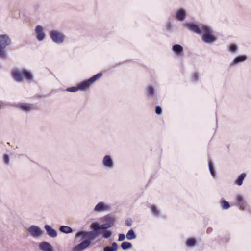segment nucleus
<instances>
[{
  "label": "nucleus",
  "instance_id": "obj_8",
  "mask_svg": "<svg viewBox=\"0 0 251 251\" xmlns=\"http://www.w3.org/2000/svg\"><path fill=\"white\" fill-rule=\"evenodd\" d=\"M110 206L107 203L104 202H100L97 203L94 208V211L97 213L109 211Z\"/></svg>",
  "mask_w": 251,
  "mask_h": 251
},
{
  "label": "nucleus",
  "instance_id": "obj_24",
  "mask_svg": "<svg viewBox=\"0 0 251 251\" xmlns=\"http://www.w3.org/2000/svg\"><path fill=\"white\" fill-rule=\"evenodd\" d=\"M100 234L102 235L103 238L107 239L112 235V232L107 229H102Z\"/></svg>",
  "mask_w": 251,
  "mask_h": 251
},
{
  "label": "nucleus",
  "instance_id": "obj_23",
  "mask_svg": "<svg viewBox=\"0 0 251 251\" xmlns=\"http://www.w3.org/2000/svg\"><path fill=\"white\" fill-rule=\"evenodd\" d=\"M246 175L245 173H242L241 174L239 177H238L237 179L235 182V183L239 186H241L242 183L243 181L246 177Z\"/></svg>",
  "mask_w": 251,
  "mask_h": 251
},
{
  "label": "nucleus",
  "instance_id": "obj_38",
  "mask_svg": "<svg viewBox=\"0 0 251 251\" xmlns=\"http://www.w3.org/2000/svg\"><path fill=\"white\" fill-rule=\"evenodd\" d=\"M3 160L4 163L5 164L9 165V164L10 163V158L8 155H7V154L4 155Z\"/></svg>",
  "mask_w": 251,
  "mask_h": 251
},
{
  "label": "nucleus",
  "instance_id": "obj_36",
  "mask_svg": "<svg viewBox=\"0 0 251 251\" xmlns=\"http://www.w3.org/2000/svg\"><path fill=\"white\" fill-rule=\"evenodd\" d=\"M4 49L5 48L0 47V57L3 59L6 58V51Z\"/></svg>",
  "mask_w": 251,
  "mask_h": 251
},
{
  "label": "nucleus",
  "instance_id": "obj_44",
  "mask_svg": "<svg viewBox=\"0 0 251 251\" xmlns=\"http://www.w3.org/2000/svg\"><path fill=\"white\" fill-rule=\"evenodd\" d=\"M211 229H207V232H211Z\"/></svg>",
  "mask_w": 251,
  "mask_h": 251
},
{
  "label": "nucleus",
  "instance_id": "obj_11",
  "mask_svg": "<svg viewBox=\"0 0 251 251\" xmlns=\"http://www.w3.org/2000/svg\"><path fill=\"white\" fill-rule=\"evenodd\" d=\"M11 41L7 34H2L0 35V47L5 48L7 46L11 44Z\"/></svg>",
  "mask_w": 251,
  "mask_h": 251
},
{
  "label": "nucleus",
  "instance_id": "obj_31",
  "mask_svg": "<svg viewBox=\"0 0 251 251\" xmlns=\"http://www.w3.org/2000/svg\"><path fill=\"white\" fill-rule=\"evenodd\" d=\"M209 169L210 172L213 176V177H215V172L214 170V168L213 167V164L211 162L209 161L208 163Z\"/></svg>",
  "mask_w": 251,
  "mask_h": 251
},
{
  "label": "nucleus",
  "instance_id": "obj_17",
  "mask_svg": "<svg viewBox=\"0 0 251 251\" xmlns=\"http://www.w3.org/2000/svg\"><path fill=\"white\" fill-rule=\"evenodd\" d=\"M186 17V13L183 9H179L176 13V18L180 21H183Z\"/></svg>",
  "mask_w": 251,
  "mask_h": 251
},
{
  "label": "nucleus",
  "instance_id": "obj_35",
  "mask_svg": "<svg viewBox=\"0 0 251 251\" xmlns=\"http://www.w3.org/2000/svg\"><path fill=\"white\" fill-rule=\"evenodd\" d=\"M196 240L194 238L188 239L186 242V245L189 247H192L195 245Z\"/></svg>",
  "mask_w": 251,
  "mask_h": 251
},
{
  "label": "nucleus",
  "instance_id": "obj_16",
  "mask_svg": "<svg viewBox=\"0 0 251 251\" xmlns=\"http://www.w3.org/2000/svg\"><path fill=\"white\" fill-rule=\"evenodd\" d=\"M17 107L25 112H29L32 109V105L28 103H20L17 105Z\"/></svg>",
  "mask_w": 251,
  "mask_h": 251
},
{
  "label": "nucleus",
  "instance_id": "obj_20",
  "mask_svg": "<svg viewBox=\"0 0 251 251\" xmlns=\"http://www.w3.org/2000/svg\"><path fill=\"white\" fill-rule=\"evenodd\" d=\"M99 235V233H95L93 231H87L86 238L85 240L92 241L94 240Z\"/></svg>",
  "mask_w": 251,
  "mask_h": 251
},
{
  "label": "nucleus",
  "instance_id": "obj_25",
  "mask_svg": "<svg viewBox=\"0 0 251 251\" xmlns=\"http://www.w3.org/2000/svg\"><path fill=\"white\" fill-rule=\"evenodd\" d=\"M126 238L129 240L134 239L136 238V235L133 229L128 231L126 235Z\"/></svg>",
  "mask_w": 251,
  "mask_h": 251
},
{
  "label": "nucleus",
  "instance_id": "obj_32",
  "mask_svg": "<svg viewBox=\"0 0 251 251\" xmlns=\"http://www.w3.org/2000/svg\"><path fill=\"white\" fill-rule=\"evenodd\" d=\"M147 94L148 96L149 97H153L154 94V88L151 86H150L148 89H147Z\"/></svg>",
  "mask_w": 251,
  "mask_h": 251
},
{
  "label": "nucleus",
  "instance_id": "obj_43",
  "mask_svg": "<svg viewBox=\"0 0 251 251\" xmlns=\"http://www.w3.org/2000/svg\"><path fill=\"white\" fill-rule=\"evenodd\" d=\"M172 24L170 23H167V30H171V29L172 28Z\"/></svg>",
  "mask_w": 251,
  "mask_h": 251
},
{
  "label": "nucleus",
  "instance_id": "obj_42",
  "mask_svg": "<svg viewBox=\"0 0 251 251\" xmlns=\"http://www.w3.org/2000/svg\"><path fill=\"white\" fill-rule=\"evenodd\" d=\"M198 74L197 73H195L193 75L192 80L194 81H196L198 80Z\"/></svg>",
  "mask_w": 251,
  "mask_h": 251
},
{
  "label": "nucleus",
  "instance_id": "obj_2",
  "mask_svg": "<svg viewBox=\"0 0 251 251\" xmlns=\"http://www.w3.org/2000/svg\"><path fill=\"white\" fill-rule=\"evenodd\" d=\"M201 34L202 40L205 43L212 44L216 40V37L213 35L212 30L208 26L204 27Z\"/></svg>",
  "mask_w": 251,
  "mask_h": 251
},
{
  "label": "nucleus",
  "instance_id": "obj_14",
  "mask_svg": "<svg viewBox=\"0 0 251 251\" xmlns=\"http://www.w3.org/2000/svg\"><path fill=\"white\" fill-rule=\"evenodd\" d=\"M45 229L47 234L51 238H55L57 236V233L55 230L52 228L50 226L46 225L45 226Z\"/></svg>",
  "mask_w": 251,
  "mask_h": 251
},
{
  "label": "nucleus",
  "instance_id": "obj_19",
  "mask_svg": "<svg viewBox=\"0 0 251 251\" xmlns=\"http://www.w3.org/2000/svg\"><path fill=\"white\" fill-rule=\"evenodd\" d=\"M172 50L177 54H181L183 50L182 46L179 44H176L173 46Z\"/></svg>",
  "mask_w": 251,
  "mask_h": 251
},
{
  "label": "nucleus",
  "instance_id": "obj_9",
  "mask_svg": "<svg viewBox=\"0 0 251 251\" xmlns=\"http://www.w3.org/2000/svg\"><path fill=\"white\" fill-rule=\"evenodd\" d=\"M91 244V241L88 240H84L74 247L73 249V251H83L85 249L88 248Z\"/></svg>",
  "mask_w": 251,
  "mask_h": 251
},
{
  "label": "nucleus",
  "instance_id": "obj_12",
  "mask_svg": "<svg viewBox=\"0 0 251 251\" xmlns=\"http://www.w3.org/2000/svg\"><path fill=\"white\" fill-rule=\"evenodd\" d=\"M247 59V57L245 55H239L236 57L230 64V67H233L240 63L243 62Z\"/></svg>",
  "mask_w": 251,
  "mask_h": 251
},
{
  "label": "nucleus",
  "instance_id": "obj_18",
  "mask_svg": "<svg viewBox=\"0 0 251 251\" xmlns=\"http://www.w3.org/2000/svg\"><path fill=\"white\" fill-rule=\"evenodd\" d=\"M59 230L61 232L65 234L71 233L73 231V230L71 227L67 226H61L59 228Z\"/></svg>",
  "mask_w": 251,
  "mask_h": 251
},
{
  "label": "nucleus",
  "instance_id": "obj_41",
  "mask_svg": "<svg viewBox=\"0 0 251 251\" xmlns=\"http://www.w3.org/2000/svg\"><path fill=\"white\" fill-rule=\"evenodd\" d=\"M125 239V235L124 234H119L118 237V241H122Z\"/></svg>",
  "mask_w": 251,
  "mask_h": 251
},
{
  "label": "nucleus",
  "instance_id": "obj_27",
  "mask_svg": "<svg viewBox=\"0 0 251 251\" xmlns=\"http://www.w3.org/2000/svg\"><path fill=\"white\" fill-rule=\"evenodd\" d=\"M238 50V46L235 44H231L228 46V50L231 53H236Z\"/></svg>",
  "mask_w": 251,
  "mask_h": 251
},
{
  "label": "nucleus",
  "instance_id": "obj_40",
  "mask_svg": "<svg viewBox=\"0 0 251 251\" xmlns=\"http://www.w3.org/2000/svg\"><path fill=\"white\" fill-rule=\"evenodd\" d=\"M132 220L131 219H127L126 220L125 224L127 226H130L132 225Z\"/></svg>",
  "mask_w": 251,
  "mask_h": 251
},
{
  "label": "nucleus",
  "instance_id": "obj_26",
  "mask_svg": "<svg viewBox=\"0 0 251 251\" xmlns=\"http://www.w3.org/2000/svg\"><path fill=\"white\" fill-rule=\"evenodd\" d=\"M102 74L101 73H99L97 75H94L93 76L91 77V78H90L88 80L89 81L90 84L93 83L97 80L100 78L102 76Z\"/></svg>",
  "mask_w": 251,
  "mask_h": 251
},
{
  "label": "nucleus",
  "instance_id": "obj_7",
  "mask_svg": "<svg viewBox=\"0 0 251 251\" xmlns=\"http://www.w3.org/2000/svg\"><path fill=\"white\" fill-rule=\"evenodd\" d=\"M35 34L37 40L39 41H43L46 37L45 28L40 25H38L35 27Z\"/></svg>",
  "mask_w": 251,
  "mask_h": 251
},
{
  "label": "nucleus",
  "instance_id": "obj_30",
  "mask_svg": "<svg viewBox=\"0 0 251 251\" xmlns=\"http://www.w3.org/2000/svg\"><path fill=\"white\" fill-rule=\"evenodd\" d=\"M121 246L123 250H126L132 247V244L128 242H124L121 244Z\"/></svg>",
  "mask_w": 251,
  "mask_h": 251
},
{
  "label": "nucleus",
  "instance_id": "obj_5",
  "mask_svg": "<svg viewBox=\"0 0 251 251\" xmlns=\"http://www.w3.org/2000/svg\"><path fill=\"white\" fill-rule=\"evenodd\" d=\"M103 224H102L104 229H107L113 227L116 222L115 217L110 215H107L102 218Z\"/></svg>",
  "mask_w": 251,
  "mask_h": 251
},
{
  "label": "nucleus",
  "instance_id": "obj_1",
  "mask_svg": "<svg viewBox=\"0 0 251 251\" xmlns=\"http://www.w3.org/2000/svg\"><path fill=\"white\" fill-rule=\"evenodd\" d=\"M12 76L17 82H22L23 79H25L28 82L33 80V75L32 73L26 69L15 68L12 71Z\"/></svg>",
  "mask_w": 251,
  "mask_h": 251
},
{
  "label": "nucleus",
  "instance_id": "obj_13",
  "mask_svg": "<svg viewBox=\"0 0 251 251\" xmlns=\"http://www.w3.org/2000/svg\"><path fill=\"white\" fill-rule=\"evenodd\" d=\"M39 247L42 251H53L52 247L48 242L44 241L40 243Z\"/></svg>",
  "mask_w": 251,
  "mask_h": 251
},
{
  "label": "nucleus",
  "instance_id": "obj_29",
  "mask_svg": "<svg viewBox=\"0 0 251 251\" xmlns=\"http://www.w3.org/2000/svg\"><path fill=\"white\" fill-rule=\"evenodd\" d=\"M87 233V231H81L78 232L75 235V238H78L79 237H82V239H86Z\"/></svg>",
  "mask_w": 251,
  "mask_h": 251
},
{
  "label": "nucleus",
  "instance_id": "obj_6",
  "mask_svg": "<svg viewBox=\"0 0 251 251\" xmlns=\"http://www.w3.org/2000/svg\"><path fill=\"white\" fill-rule=\"evenodd\" d=\"M28 231L29 232L31 236L34 238H38L42 236L44 233L41 228L37 226L32 225L30 226L28 229Z\"/></svg>",
  "mask_w": 251,
  "mask_h": 251
},
{
  "label": "nucleus",
  "instance_id": "obj_34",
  "mask_svg": "<svg viewBox=\"0 0 251 251\" xmlns=\"http://www.w3.org/2000/svg\"><path fill=\"white\" fill-rule=\"evenodd\" d=\"M221 206L223 209H228L230 207L229 202L225 200L221 202Z\"/></svg>",
  "mask_w": 251,
  "mask_h": 251
},
{
  "label": "nucleus",
  "instance_id": "obj_37",
  "mask_svg": "<svg viewBox=\"0 0 251 251\" xmlns=\"http://www.w3.org/2000/svg\"><path fill=\"white\" fill-rule=\"evenodd\" d=\"M79 90L78 87H71L67 88L66 91L71 92H75Z\"/></svg>",
  "mask_w": 251,
  "mask_h": 251
},
{
  "label": "nucleus",
  "instance_id": "obj_15",
  "mask_svg": "<svg viewBox=\"0 0 251 251\" xmlns=\"http://www.w3.org/2000/svg\"><path fill=\"white\" fill-rule=\"evenodd\" d=\"M90 228L93 229V232L99 233V234L100 233V232H99V230L104 229L102 225H100L97 222L92 223L90 225Z\"/></svg>",
  "mask_w": 251,
  "mask_h": 251
},
{
  "label": "nucleus",
  "instance_id": "obj_22",
  "mask_svg": "<svg viewBox=\"0 0 251 251\" xmlns=\"http://www.w3.org/2000/svg\"><path fill=\"white\" fill-rule=\"evenodd\" d=\"M90 85L88 80L83 81L82 82L78 84L79 90H84L88 88Z\"/></svg>",
  "mask_w": 251,
  "mask_h": 251
},
{
  "label": "nucleus",
  "instance_id": "obj_4",
  "mask_svg": "<svg viewBox=\"0 0 251 251\" xmlns=\"http://www.w3.org/2000/svg\"><path fill=\"white\" fill-rule=\"evenodd\" d=\"M206 26L202 24L197 25L194 23H189L185 25V26L189 30L198 34H201Z\"/></svg>",
  "mask_w": 251,
  "mask_h": 251
},
{
  "label": "nucleus",
  "instance_id": "obj_3",
  "mask_svg": "<svg viewBox=\"0 0 251 251\" xmlns=\"http://www.w3.org/2000/svg\"><path fill=\"white\" fill-rule=\"evenodd\" d=\"M49 35L52 41L58 44L63 43L65 39V35L62 32L57 30L50 31Z\"/></svg>",
  "mask_w": 251,
  "mask_h": 251
},
{
  "label": "nucleus",
  "instance_id": "obj_21",
  "mask_svg": "<svg viewBox=\"0 0 251 251\" xmlns=\"http://www.w3.org/2000/svg\"><path fill=\"white\" fill-rule=\"evenodd\" d=\"M118 245L116 242L112 244V247L106 246L103 248V251H116L118 249Z\"/></svg>",
  "mask_w": 251,
  "mask_h": 251
},
{
  "label": "nucleus",
  "instance_id": "obj_39",
  "mask_svg": "<svg viewBox=\"0 0 251 251\" xmlns=\"http://www.w3.org/2000/svg\"><path fill=\"white\" fill-rule=\"evenodd\" d=\"M155 112L157 114H161L162 113V108L159 106H157L155 108Z\"/></svg>",
  "mask_w": 251,
  "mask_h": 251
},
{
  "label": "nucleus",
  "instance_id": "obj_10",
  "mask_svg": "<svg viewBox=\"0 0 251 251\" xmlns=\"http://www.w3.org/2000/svg\"><path fill=\"white\" fill-rule=\"evenodd\" d=\"M102 164L106 168L111 169L114 166V163L111 156L109 155H105L102 160Z\"/></svg>",
  "mask_w": 251,
  "mask_h": 251
},
{
  "label": "nucleus",
  "instance_id": "obj_28",
  "mask_svg": "<svg viewBox=\"0 0 251 251\" xmlns=\"http://www.w3.org/2000/svg\"><path fill=\"white\" fill-rule=\"evenodd\" d=\"M236 201L238 202V205L241 208L244 205V199L242 196L238 195L236 197Z\"/></svg>",
  "mask_w": 251,
  "mask_h": 251
},
{
  "label": "nucleus",
  "instance_id": "obj_33",
  "mask_svg": "<svg viewBox=\"0 0 251 251\" xmlns=\"http://www.w3.org/2000/svg\"><path fill=\"white\" fill-rule=\"evenodd\" d=\"M151 210L152 214L155 216H158L159 215L160 212L158 209L154 205H151Z\"/></svg>",
  "mask_w": 251,
  "mask_h": 251
}]
</instances>
